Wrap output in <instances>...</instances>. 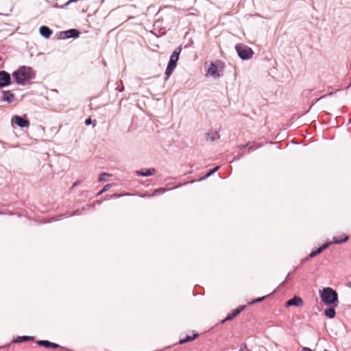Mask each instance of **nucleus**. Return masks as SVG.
I'll return each instance as SVG.
<instances>
[{"mask_svg": "<svg viewBox=\"0 0 351 351\" xmlns=\"http://www.w3.org/2000/svg\"><path fill=\"white\" fill-rule=\"evenodd\" d=\"M16 83L19 85H25V83L34 78L35 73L29 66H21L12 73Z\"/></svg>", "mask_w": 351, "mask_h": 351, "instance_id": "f257e3e1", "label": "nucleus"}, {"mask_svg": "<svg viewBox=\"0 0 351 351\" xmlns=\"http://www.w3.org/2000/svg\"><path fill=\"white\" fill-rule=\"evenodd\" d=\"M320 298L326 305L333 304L335 306L337 305L338 294L330 287L324 288L320 292Z\"/></svg>", "mask_w": 351, "mask_h": 351, "instance_id": "f03ea898", "label": "nucleus"}, {"mask_svg": "<svg viewBox=\"0 0 351 351\" xmlns=\"http://www.w3.org/2000/svg\"><path fill=\"white\" fill-rule=\"evenodd\" d=\"M181 51L182 47L180 46L177 47L171 55L165 71L166 80H167V79L171 76L175 68L176 67Z\"/></svg>", "mask_w": 351, "mask_h": 351, "instance_id": "7ed1b4c3", "label": "nucleus"}, {"mask_svg": "<svg viewBox=\"0 0 351 351\" xmlns=\"http://www.w3.org/2000/svg\"><path fill=\"white\" fill-rule=\"evenodd\" d=\"M235 49L239 57L244 60L251 58L254 54L252 49L250 47L242 43L236 45Z\"/></svg>", "mask_w": 351, "mask_h": 351, "instance_id": "20e7f679", "label": "nucleus"}, {"mask_svg": "<svg viewBox=\"0 0 351 351\" xmlns=\"http://www.w3.org/2000/svg\"><path fill=\"white\" fill-rule=\"evenodd\" d=\"M12 84L11 76L5 71H0V89L7 87Z\"/></svg>", "mask_w": 351, "mask_h": 351, "instance_id": "39448f33", "label": "nucleus"}, {"mask_svg": "<svg viewBox=\"0 0 351 351\" xmlns=\"http://www.w3.org/2000/svg\"><path fill=\"white\" fill-rule=\"evenodd\" d=\"M12 123H14L17 126L21 128H27L29 125V121L23 117L15 115L12 119Z\"/></svg>", "mask_w": 351, "mask_h": 351, "instance_id": "423d86ee", "label": "nucleus"}, {"mask_svg": "<svg viewBox=\"0 0 351 351\" xmlns=\"http://www.w3.org/2000/svg\"><path fill=\"white\" fill-rule=\"evenodd\" d=\"M332 245V243H330L329 241L328 242H326L324 244H323L322 246H320L319 247H318L316 250L315 251H312L308 257H306V258H304L303 261H306V260H308L309 258H312L316 256H317L318 254H321L323 251H324L325 250H326L330 245Z\"/></svg>", "mask_w": 351, "mask_h": 351, "instance_id": "0eeeda50", "label": "nucleus"}, {"mask_svg": "<svg viewBox=\"0 0 351 351\" xmlns=\"http://www.w3.org/2000/svg\"><path fill=\"white\" fill-rule=\"evenodd\" d=\"M159 13H161L162 15L161 17L158 18L154 23V26L155 28H161V25L163 21L167 22L169 20V16L171 15L170 13L165 12L164 10H160Z\"/></svg>", "mask_w": 351, "mask_h": 351, "instance_id": "6e6552de", "label": "nucleus"}, {"mask_svg": "<svg viewBox=\"0 0 351 351\" xmlns=\"http://www.w3.org/2000/svg\"><path fill=\"white\" fill-rule=\"evenodd\" d=\"M245 308V305H241L234 309L231 313L228 315V316L221 321V323H224L225 322L230 321L236 317L239 314H240Z\"/></svg>", "mask_w": 351, "mask_h": 351, "instance_id": "1a4fd4ad", "label": "nucleus"}, {"mask_svg": "<svg viewBox=\"0 0 351 351\" xmlns=\"http://www.w3.org/2000/svg\"><path fill=\"white\" fill-rule=\"evenodd\" d=\"M302 304H303V300L301 298H300L299 296H294L291 299L287 301L286 306H300Z\"/></svg>", "mask_w": 351, "mask_h": 351, "instance_id": "9d476101", "label": "nucleus"}, {"mask_svg": "<svg viewBox=\"0 0 351 351\" xmlns=\"http://www.w3.org/2000/svg\"><path fill=\"white\" fill-rule=\"evenodd\" d=\"M36 343L38 346H43L46 348H57L60 347L58 344L50 342L47 340H38Z\"/></svg>", "mask_w": 351, "mask_h": 351, "instance_id": "9b49d317", "label": "nucleus"}, {"mask_svg": "<svg viewBox=\"0 0 351 351\" xmlns=\"http://www.w3.org/2000/svg\"><path fill=\"white\" fill-rule=\"evenodd\" d=\"M1 93L3 95L1 100L3 101H7L8 103L13 101L14 99V94L10 90H2Z\"/></svg>", "mask_w": 351, "mask_h": 351, "instance_id": "f8f14e48", "label": "nucleus"}, {"mask_svg": "<svg viewBox=\"0 0 351 351\" xmlns=\"http://www.w3.org/2000/svg\"><path fill=\"white\" fill-rule=\"evenodd\" d=\"M154 168L141 169L136 171V174L138 176H150L156 173Z\"/></svg>", "mask_w": 351, "mask_h": 351, "instance_id": "ddd939ff", "label": "nucleus"}, {"mask_svg": "<svg viewBox=\"0 0 351 351\" xmlns=\"http://www.w3.org/2000/svg\"><path fill=\"white\" fill-rule=\"evenodd\" d=\"M39 32L40 35L45 38H49L53 33L52 30L49 27L45 25L40 27Z\"/></svg>", "mask_w": 351, "mask_h": 351, "instance_id": "4468645a", "label": "nucleus"}, {"mask_svg": "<svg viewBox=\"0 0 351 351\" xmlns=\"http://www.w3.org/2000/svg\"><path fill=\"white\" fill-rule=\"evenodd\" d=\"M34 339V337H32V336H19V337L14 338L12 340V343H22V342H25V341H33Z\"/></svg>", "mask_w": 351, "mask_h": 351, "instance_id": "2eb2a0df", "label": "nucleus"}, {"mask_svg": "<svg viewBox=\"0 0 351 351\" xmlns=\"http://www.w3.org/2000/svg\"><path fill=\"white\" fill-rule=\"evenodd\" d=\"M81 32L77 29H67V39L68 38H77L80 36Z\"/></svg>", "mask_w": 351, "mask_h": 351, "instance_id": "dca6fc26", "label": "nucleus"}, {"mask_svg": "<svg viewBox=\"0 0 351 351\" xmlns=\"http://www.w3.org/2000/svg\"><path fill=\"white\" fill-rule=\"evenodd\" d=\"M349 239V237L346 235H342L339 238L334 237L332 241H329L332 243V244H341L346 242Z\"/></svg>", "mask_w": 351, "mask_h": 351, "instance_id": "f3484780", "label": "nucleus"}, {"mask_svg": "<svg viewBox=\"0 0 351 351\" xmlns=\"http://www.w3.org/2000/svg\"><path fill=\"white\" fill-rule=\"evenodd\" d=\"M198 333H194L192 336L186 335L184 338L180 339L179 343L183 344L195 339L198 337Z\"/></svg>", "mask_w": 351, "mask_h": 351, "instance_id": "a211bd4d", "label": "nucleus"}, {"mask_svg": "<svg viewBox=\"0 0 351 351\" xmlns=\"http://www.w3.org/2000/svg\"><path fill=\"white\" fill-rule=\"evenodd\" d=\"M208 73L214 77L219 76V75L217 73V66L213 62L210 64V67L208 69Z\"/></svg>", "mask_w": 351, "mask_h": 351, "instance_id": "6ab92c4d", "label": "nucleus"}, {"mask_svg": "<svg viewBox=\"0 0 351 351\" xmlns=\"http://www.w3.org/2000/svg\"><path fill=\"white\" fill-rule=\"evenodd\" d=\"M324 314L328 318L332 319L335 317L336 312L333 307H330L325 309Z\"/></svg>", "mask_w": 351, "mask_h": 351, "instance_id": "aec40b11", "label": "nucleus"}, {"mask_svg": "<svg viewBox=\"0 0 351 351\" xmlns=\"http://www.w3.org/2000/svg\"><path fill=\"white\" fill-rule=\"evenodd\" d=\"M219 136H220L217 132L207 133V138L208 139H210L211 141H214L217 139H219Z\"/></svg>", "mask_w": 351, "mask_h": 351, "instance_id": "412c9836", "label": "nucleus"}, {"mask_svg": "<svg viewBox=\"0 0 351 351\" xmlns=\"http://www.w3.org/2000/svg\"><path fill=\"white\" fill-rule=\"evenodd\" d=\"M219 169V166L215 167L212 169L209 170L200 180H204L210 177L211 175H213L214 173L217 171Z\"/></svg>", "mask_w": 351, "mask_h": 351, "instance_id": "4be33fe9", "label": "nucleus"}, {"mask_svg": "<svg viewBox=\"0 0 351 351\" xmlns=\"http://www.w3.org/2000/svg\"><path fill=\"white\" fill-rule=\"evenodd\" d=\"M111 174H109L108 173H102L99 175V180L101 182L106 181V178L111 176Z\"/></svg>", "mask_w": 351, "mask_h": 351, "instance_id": "5701e85b", "label": "nucleus"}, {"mask_svg": "<svg viewBox=\"0 0 351 351\" xmlns=\"http://www.w3.org/2000/svg\"><path fill=\"white\" fill-rule=\"evenodd\" d=\"M165 191H166V189L165 188H159V189L154 190V191L153 192L152 195H153V196L158 195L164 193Z\"/></svg>", "mask_w": 351, "mask_h": 351, "instance_id": "b1692460", "label": "nucleus"}, {"mask_svg": "<svg viewBox=\"0 0 351 351\" xmlns=\"http://www.w3.org/2000/svg\"><path fill=\"white\" fill-rule=\"evenodd\" d=\"M269 295H265V296H263V297L258 298L256 300H254L252 301L251 302H250L249 304H254L255 303L261 302L263 301Z\"/></svg>", "mask_w": 351, "mask_h": 351, "instance_id": "393cba45", "label": "nucleus"}, {"mask_svg": "<svg viewBox=\"0 0 351 351\" xmlns=\"http://www.w3.org/2000/svg\"><path fill=\"white\" fill-rule=\"evenodd\" d=\"M112 187V184H106L103 189L98 193L97 195H101V193H103L105 191H107L108 190H109L110 188Z\"/></svg>", "mask_w": 351, "mask_h": 351, "instance_id": "a878e982", "label": "nucleus"}, {"mask_svg": "<svg viewBox=\"0 0 351 351\" xmlns=\"http://www.w3.org/2000/svg\"><path fill=\"white\" fill-rule=\"evenodd\" d=\"M239 351H251L248 349L247 346L245 343L241 344Z\"/></svg>", "mask_w": 351, "mask_h": 351, "instance_id": "bb28decb", "label": "nucleus"}, {"mask_svg": "<svg viewBox=\"0 0 351 351\" xmlns=\"http://www.w3.org/2000/svg\"><path fill=\"white\" fill-rule=\"evenodd\" d=\"M92 123H93V121H92L91 118L88 117V118L86 119V120H85V124H86V125H90Z\"/></svg>", "mask_w": 351, "mask_h": 351, "instance_id": "cd10ccee", "label": "nucleus"}, {"mask_svg": "<svg viewBox=\"0 0 351 351\" xmlns=\"http://www.w3.org/2000/svg\"><path fill=\"white\" fill-rule=\"evenodd\" d=\"M327 95H322L320 97L316 99L312 104V106L314 105L315 103H317L319 100H320L322 98H324L325 97H326Z\"/></svg>", "mask_w": 351, "mask_h": 351, "instance_id": "c85d7f7f", "label": "nucleus"}, {"mask_svg": "<svg viewBox=\"0 0 351 351\" xmlns=\"http://www.w3.org/2000/svg\"><path fill=\"white\" fill-rule=\"evenodd\" d=\"M60 36L61 38H63V39L66 38V31L61 32L60 33Z\"/></svg>", "mask_w": 351, "mask_h": 351, "instance_id": "c756f323", "label": "nucleus"}, {"mask_svg": "<svg viewBox=\"0 0 351 351\" xmlns=\"http://www.w3.org/2000/svg\"><path fill=\"white\" fill-rule=\"evenodd\" d=\"M248 145H249V143H247V144H245V145H239L238 146V147H239V149H243V148L246 147Z\"/></svg>", "mask_w": 351, "mask_h": 351, "instance_id": "7c9ffc66", "label": "nucleus"}, {"mask_svg": "<svg viewBox=\"0 0 351 351\" xmlns=\"http://www.w3.org/2000/svg\"><path fill=\"white\" fill-rule=\"evenodd\" d=\"M302 351H313V350L311 349H310L309 348L304 347L302 348Z\"/></svg>", "mask_w": 351, "mask_h": 351, "instance_id": "2f4dec72", "label": "nucleus"}, {"mask_svg": "<svg viewBox=\"0 0 351 351\" xmlns=\"http://www.w3.org/2000/svg\"><path fill=\"white\" fill-rule=\"evenodd\" d=\"M289 276V274H288V275L287 276L285 280L281 283L280 285H284L286 282V281L288 280Z\"/></svg>", "mask_w": 351, "mask_h": 351, "instance_id": "473e14b6", "label": "nucleus"}, {"mask_svg": "<svg viewBox=\"0 0 351 351\" xmlns=\"http://www.w3.org/2000/svg\"><path fill=\"white\" fill-rule=\"evenodd\" d=\"M112 196H113L114 197H121V195H119V194H114Z\"/></svg>", "mask_w": 351, "mask_h": 351, "instance_id": "72a5a7b5", "label": "nucleus"}, {"mask_svg": "<svg viewBox=\"0 0 351 351\" xmlns=\"http://www.w3.org/2000/svg\"><path fill=\"white\" fill-rule=\"evenodd\" d=\"M77 184V182H75V183L73 184L72 188H73L74 186H75Z\"/></svg>", "mask_w": 351, "mask_h": 351, "instance_id": "f704fd0d", "label": "nucleus"}, {"mask_svg": "<svg viewBox=\"0 0 351 351\" xmlns=\"http://www.w3.org/2000/svg\"><path fill=\"white\" fill-rule=\"evenodd\" d=\"M123 86H122V88H121L119 89V92H121V91H123Z\"/></svg>", "mask_w": 351, "mask_h": 351, "instance_id": "c9c22d12", "label": "nucleus"}, {"mask_svg": "<svg viewBox=\"0 0 351 351\" xmlns=\"http://www.w3.org/2000/svg\"><path fill=\"white\" fill-rule=\"evenodd\" d=\"M249 150H250V151H253V150H254V148H252V147H250L249 148Z\"/></svg>", "mask_w": 351, "mask_h": 351, "instance_id": "e433bc0d", "label": "nucleus"}, {"mask_svg": "<svg viewBox=\"0 0 351 351\" xmlns=\"http://www.w3.org/2000/svg\"><path fill=\"white\" fill-rule=\"evenodd\" d=\"M96 125V120H94V124H93V126H95Z\"/></svg>", "mask_w": 351, "mask_h": 351, "instance_id": "4c0bfd02", "label": "nucleus"}, {"mask_svg": "<svg viewBox=\"0 0 351 351\" xmlns=\"http://www.w3.org/2000/svg\"><path fill=\"white\" fill-rule=\"evenodd\" d=\"M324 351H328L327 350H324Z\"/></svg>", "mask_w": 351, "mask_h": 351, "instance_id": "58836bf2", "label": "nucleus"}]
</instances>
